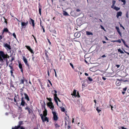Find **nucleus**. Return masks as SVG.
<instances>
[{
	"instance_id": "obj_15",
	"label": "nucleus",
	"mask_w": 129,
	"mask_h": 129,
	"mask_svg": "<svg viewBox=\"0 0 129 129\" xmlns=\"http://www.w3.org/2000/svg\"><path fill=\"white\" fill-rule=\"evenodd\" d=\"M116 3V1L115 0H113L112 1V5L111 6V8H112L114 7V6H115V5Z\"/></svg>"
},
{
	"instance_id": "obj_13",
	"label": "nucleus",
	"mask_w": 129,
	"mask_h": 129,
	"mask_svg": "<svg viewBox=\"0 0 129 129\" xmlns=\"http://www.w3.org/2000/svg\"><path fill=\"white\" fill-rule=\"evenodd\" d=\"M44 108L45 109V110L43 111V116H45L47 115V110L45 108V106L44 107Z\"/></svg>"
},
{
	"instance_id": "obj_39",
	"label": "nucleus",
	"mask_w": 129,
	"mask_h": 129,
	"mask_svg": "<svg viewBox=\"0 0 129 129\" xmlns=\"http://www.w3.org/2000/svg\"><path fill=\"white\" fill-rule=\"evenodd\" d=\"M55 126L56 127H59V126L58 125V124L57 123H56L55 124Z\"/></svg>"
},
{
	"instance_id": "obj_63",
	"label": "nucleus",
	"mask_w": 129,
	"mask_h": 129,
	"mask_svg": "<svg viewBox=\"0 0 129 129\" xmlns=\"http://www.w3.org/2000/svg\"><path fill=\"white\" fill-rule=\"evenodd\" d=\"M12 70L10 71V72L12 74L13 73L12 70Z\"/></svg>"
},
{
	"instance_id": "obj_44",
	"label": "nucleus",
	"mask_w": 129,
	"mask_h": 129,
	"mask_svg": "<svg viewBox=\"0 0 129 129\" xmlns=\"http://www.w3.org/2000/svg\"><path fill=\"white\" fill-rule=\"evenodd\" d=\"M115 28H116V29H117V31L119 30V28L118 27L116 26Z\"/></svg>"
},
{
	"instance_id": "obj_4",
	"label": "nucleus",
	"mask_w": 129,
	"mask_h": 129,
	"mask_svg": "<svg viewBox=\"0 0 129 129\" xmlns=\"http://www.w3.org/2000/svg\"><path fill=\"white\" fill-rule=\"evenodd\" d=\"M41 118L43 121L44 122L45 121H47V122H48L49 121L47 117L46 116H43L42 114L41 115Z\"/></svg>"
},
{
	"instance_id": "obj_7",
	"label": "nucleus",
	"mask_w": 129,
	"mask_h": 129,
	"mask_svg": "<svg viewBox=\"0 0 129 129\" xmlns=\"http://www.w3.org/2000/svg\"><path fill=\"white\" fill-rule=\"evenodd\" d=\"M52 113L53 115L54 120H56L58 119V117L56 113L55 112L53 111H52Z\"/></svg>"
},
{
	"instance_id": "obj_23",
	"label": "nucleus",
	"mask_w": 129,
	"mask_h": 129,
	"mask_svg": "<svg viewBox=\"0 0 129 129\" xmlns=\"http://www.w3.org/2000/svg\"><path fill=\"white\" fill-rule=\"evenodd\" d=\"M63 14L64 15H65V16L68 15V14L67 12L65 11H63Z\"/></svg>"
},
{
	"instance_id": "obj_3",
	"label": "nucleus",
	"mask_w": 129,
	"mask_h": 129,
	"mask_svg": "<svg viewBox=\"0 0 129 129\" xmlns=\"http://www.w3.org/2000/svg\"><path fill=\"white\" fill-rule=\"evenodd\" d=\"M76 90H74L73 93H72L71 95L73 96H74L75 97H79L80 96L79 95V93L78 92H77V94H76Z\"/></svg>"
},
{
	"instance_id": "obj_11",
	"label": "nucleus",
	"mask_w": 129,
	"mask_h": 129,
	"mask_svg": "<svg viewBox=\"0 0 129 129\" xmlns=\"http://www.w3.org/2000/svg\"><path fill=\"white\" fill-rule=\"evenodd\" d=\"M122 12H118L117 13L116 17L118 18L119 16H121L122 15Z\"/></svg>"
},
{
	"instance_id": "obj_1",
	"label": "nucleus",
	"mask_w": 129,
	"mask_h": 129,
	"mask_svg": "<svg viewBox=\"0 0 129 129\" xmlns=\"http://www.w3.org/2000/svg\"><path fill=\"white\" fill-rule=\"evenodd\" d=\"M9 56L7 54H5L4 52L0 51V61L3 62V59L7 58Z\"/></svg>"
},
{
	"instance_id": "obj_16",
	"label": "nucleus",
	"mask_w": 129,
	"mask_h": 129,
	"mask_svg": "<svg viewBox=\"0 0 129 129\" xmlns=\"http://www.w3.org/2000/svg\"><path fill=\"white\" fill-rule=\"evenodd\" d=\"M25 104V102L24 100L23 99V98H22L21 99V105L22 106H24Z\"/></svg>"
},
{
	"instance_id": "obj_9",
	"label": "nucleus",
	"mask_w": 129,
	"mask_h": 129,
	"mask_svg": "<svg viewBox=\"0 0 129 129\" xmlns=\"http://www.w3.org/2000/svg\"><path fill=\"white\" fill-rule=\"evenodd\" d=\"M54 99L55 101L56 102V99L57 98V94L56 93H57V91L55 90H54Z\"/></svg>"
},
{
	"instance_id": "obj_27",
	"label": "nucleus",
	"mask_w": 129,
	"mask_h": 129,
	"mask_svg": "<svg viewBox=\"0 0 129 129\" xmlns=\"http://www.w3.org/2000/svg\"><path fill=\"white\" fill-rule=\"evenodd\" d=\"M8 31V30L7 28H5L3 30V31L2 33V34H3L4 33V31Z\"/></svg>"
},
{
	"instance_id": "obj_34",
	"label": "nucleus",
	"mask_w": 129,
	"mask_h": 129,
	"mask_svg": "<svg viewBox=\"0 0 129 129\" xmlns=\"http://www.w3.org/2000/svg\"><path fill=\"white\" fill-rule=\"evenodd\" d=\"M119 129H127V128L121 126L119 128Z\"/></svg>"
},
{
	"instance_id": "obj_2",
	"label": "nucleus",
	"mask_w": 129,
	"mask_h": 129,
	"mask_svg": "<svg viewBox=\"0 0 129 129\" xmlns=\"http://www.w3.org/2000/svg\"><path fill=\"white\" fill-rule=\"evenodd\" d=\"M47 106L52 110H53L54 109V106L52 102H49L47 103Z\"/></svg>"
},
{
	"instance_id": "obj_38",
	"label": "nucleus",
	"mask_w": 129,
	"mask_h": 129,
	"mask_svg": "<svg viewBox=\"0 0 129 129\" xmlns=\"http://www.w3.org/2000/svg\"><path fill=\"white\" fill-rule=\"evenodd\" d=\"M13 36H14V37L16 38V35L15 33H13Z\"/></svg>"
},
{
	"instance_id": "obj_18",
	"label": "nucleus",
	"mask_w": 129,
	"mask_h": 129,
	"mask_svg": "<svg viewBox=\"0 0 129 129\" xmlns=\"http://www.w3.org/2000/svg\"><path fill=\"white\" fill-rule=\"evenodd\" d=\"M24 94L25 96V98L28 101H29V99L27 94H26L25 93H24Z\"/></svg>"
},
{
	"instance_id": "obj_37",
	"label": "nucleus",
	"mask_w": 129,
	"mask_h": 129,
	"mask_svg": "<svg viewBox=\"0 0 129 129\" xmlns=\"http://www.w3.org/2000/svg\"><path fill=\"white\" fill-rule=\"evenodd\" d=\"M88 79L90 81H92V79L90 77H89L88 78Z\"/></svg>"
},
{
	"instance_id": "obj_22",
	"label": "nucleus",
	"mask_w": 129,
	"mask_h": 129,
	"mask_svg": "<svg viewBox=\"0 0 129 129\" xmlns=\"http://www.w3.org/2000/svg\"><path fill=\"white\" fill-rule=\"evenodd\" d=\"M74 36L75 37H78L80 36V34L79 33H75L74 34Z\"/></svg>"
},
{
	"instance_id": "obj_17",
	"label": "nucleus",
	"mask_w": 129,
	"mask_h": 129,
	"mask_svg": "<svg viewBox=\"0 0 129 129\" xmlns=\"http://www.w3.org/2000/svg\"><path fill=\"white\" fill-rule=\"evenodd\" d=\"M30 19L31 20V22L30 23H32V26L34 27L35 26V24H34V20L33 19L30 18Z\"/></svg>"
},
{
	"instance_id": "obj_29",
	"label": "nucleus",
	"mask_w": 129,
	"mask_h": 129,
	"mask_svg": "<svg viewBox=\"0 0 129 129\" xmlns=\"http://www.w3.org/2000/svg\"><path fill=\"white\" fill-rule=\"evenodd\" d=\"M47 99L48 101H49V102H52V99L51 98H47Z\"/></svg>"
},
{
	"instance_id": "obj_60",
	"label": "nucleus",
	"mask_w": 129,
	"mask_h": 129,
	"mask_svg": "<svg viewBox=\"0 0 129 129\" xmlns=\"http://www.w3.org/2000/svg\"><path fill=\"white\" fill-rule=\"evenodd\" d=\"M105 38L106 40H108V38L106 37H105Z\"/></svg>"
},
{
	"instance_id": "obj_33",
	"label": "nucleus",
	"mask_w": 129,
	"mask_h": 129,
	"mask_svg": "<svg viewBox=\"0 0 129 129\" xmlns=\"http://www.w3.org/2000/svg\"><path fill=\"white\" fill-rule=\"evenodd\" d=\"M25 109L27 110L29 112H30V109L28 107H26V108H25Z\"/></svg>"
},
{
	"instance_id": "obj_54",
	"label": "nucleus",
	"mask_w": 129,
	"mask_h": 129,
	"mask_svg": "<svg viewBox=\"0 0 129 129\" xmlns=\"http://www.w3.org/2000/svg\"><path fill=\"white\" fill-rule=\"evenodd\" d=\"M9 67L10 68V69H11V70H12V67L11 66V65H9Z\"/></svg>"
},
{
	"instance_id": "obj_46",
	"label": "nucleus",
	"mask_w": 129,
	"mask_h": 129,
	"mask_svg": "<svg viewBox=\"0 0 129 129\" xmlns=\"http://www.w3.org/2000/svg\"><path fill=\"white\" fill-rule=\"evenodd\" d=\"M54 72H55V75L56 77H57V75H56V71H55V69L54 70Z\"/></svg>"
},
{
	"instance_id": "obj_19",
	"label": "nucleus",
	"mask_w": 129,
	"mask_h": 129,
	"mask_svg": "<svg viewBox=\"0 0 129 129\" xmlns=\"http://www.w3.org/2000/svg\"><path fill=\"white\" fill-rule=\"evenodd\" d=\"M5 46L9 50L11 49L10 46L7 44H6L5 45Z\"/></svg>"
},
{
	"instance_id": "obj_45",
	"label": "nucleus",
	"mask_w": 129,
	"mask_h": 129,
	"mask_svg": "<svg viewBox=\"0 0 129 129\" xmlns=\"http://www.w3.org/2000/svg\"><path fill=\"white\" fill-rule=\"evenodd\" d=\"M101 27L102 29L104 30L105 31V29L104 28L102 25H101Z\"/></svg>"
},
{
	"instance_id": "obj_64",
	"label": "nucleus",
	"mask_w": 129,
	"mask_h": 129,
	"mask_svg": "<svg viewBox=\"0 0 129 129\" xmlns=\"http://www.w3.org/2000/svg\"><path fill=\"white\" fill-rule=\"evenodd\" d=\"M20 128V129H24L23 127H21Z\"/></svg>"
},
{
	"instance_id": "obj_62",
	"label": "nucleus",
	"mask_w": 129,
	"mask_h": 129,
	"mask_svg": "<svg viewBox=\"0 0 129 129\" xmlns=\"http://www.w3.org/2000/svg\"><path fill=\"white\" fill-rule=\"evenodd\" d=\"M32 36H33V37H34V39H35V40H36V38L35 37H34V36L33 35H32Z\"/></svg>"
},
{
	"instance_id": "obj_12",
	"label": "nucleus",
	"mask_w": 129,
	"mask_h": 129,
	"mask_svg": "<svg viewBox=\"0 0 129 129\" xmlns=\"http://www.w3.org/2000/svg\"><path fill=\"white\" fill-rule=\"evenodd\" d=\"M116 84L117 86H119L121 84V82L120 81V80L117 79L116 83Z\"/></svg>"
},
{
	"instance_id": "obj_31",
	"label": "nucleus",
	"mask_w": 129,
	"mask_h": 129,
	"mask_svg": "<svg viewBox=\"0 0 129 129\" xmlns=\"http://www.w3.org/2000/svg\"><path fill=\"white\" fill-rule=\"evenodd\" d=\"M96 110L97 111L98 113H100L101 111V110L100 109H99L98 108H96Z\"/></svg>"
},
{
	"instance_id": "obj_52",
	"label": "nucleus",
	"mask_w": 129,
	"mask_h": 129,
	"mask_svg": "<svg viewBox=\"0 0 129 129\" xmlns=\"http://www.w3.org/2000/svg\"><path fill=\"white\" fill-rule=\"evenodd\" d=\"M3 37L1 35L0 36V40L2 39Z\"/></svg>"
},
{
	"instance_id": "obj_59",
	"label": "nucleus",
	"mask_w": 129,
	"mask_h": 129,
	"mask_svg": "<svg viewBox=\"0 0 129 129\" xmlns=\"http://www.w3.org/2000/svg\"><path fill=\"white\" fill-rule=\"evenodd\" d=\"M110 106L111 107V110H113V106H112L111 105H110Z\"/></svg>"
},
{
	"instance_id": "obj_48",
	"label": "nucleus",
	"mask_w": 129,
	"mask_h": 129,
	"mask_svg": "<svg viewBox=\"0 0 129 129\" xmlns=\"http://www.w3.org/2000/svg\"><path fill=\"white\" fill-rule=\"evenodd\" d=\"M116 66L117 67V68H119L120 67V65H119L116 64Z\"/></svg>"
},
{
	"instance_id": "obj_35",
	"label": "nucleus",
	"mask_w": 129,
	"mask_h": 129,
	"mask_svg": "<svg viewBox=\"0 0 129 129\" xmlns=\"http://www.w3.org/2000/svg\"><path fill=\"white\" fill-rule=\"evenodd\" d=\"M24 80L23 79H21L20 81V83L21 84H23L24 83Z\"/></svg>"
},
{
	"instance_id": "obj_10",
	"label": "nucleus",
	"mask_w": 129,
	"mask_h": 129,
	"mask_svg": "<svg viewBox=\"0 0 129 129\" xmlns=\"http://www.w3.org/2000/svg\"><path fill=\"white\" fill-rule=\"evenodd\" d=\"M25 47L27 48L31 53H34V52L32 49L29 46H26Z\"/></svg>"
},
{
	"instance_id": "obj_14",
	"label": "nucleus",
	"mask_w": 129,
	"mask_h": 129,
	"mask_svg": "<svg viewBox=\"0 0 129 129\" xmlns=\"http://www.w3.org/2000/svg\"><path fill=\"white\" fill-rule=\"evenodd\" d=\"M112 8L113 9H114L116 10V11H118L120 9V8L117 7L116 6H114V7Z\"/></svg>"
},
{
	"instance_id": "obj_49",
	"label": "nucleus",
	"mask_w": 129,
	"mask_h": 129,
	"mask_svg": "<svg viewBox=\"0 0 129 129\" xmlns=\"http://www.w3.org/2000/svg\"><path fill=\"white\" fill-rule=\"evenodd\" d=\"M48 81L50 83V84H51V85H52V84L51 83V81L49 80H48Z\"/></svg>"
},
{
	"instance_id": "obj_43",
	"label": "nucleus",
	"mask_w": 129,
	"mask_h": 129,
	"mask_svg": "<svg viewBox=\"0 0 129 129\" xmlns=\"http://www.w3.org/2000/svg\"><path fill=\"white\" fill-rule=\"evenodd\" d=\"M120 26L121 27H122L124 29H125V28L121 24H120Z\"/></svg>"
},
{
	"instance_id": "obj_6",
	"label": "nucleus",
	"mask_w": 129,
	"mask_h": 129,
	"mask_svg": "<svg viewBox=\"0 0 129 129\" xmlns=\"http://www.w3.org/2000/svg\"><path fill=\"white\" fill-rule=\"evenodd\" d=\"M28 21H27L26 22H21V27L22 28H25L26 26L28 24Z\"/></svg>"
},
{
	"instance_id": "obj_53",
	"label": "nucleus",
	"mask_w": 129,
	"mask_h": 129,
	"mask_svg": "<svg viewBox=\"0 0 129 129\" xmlns=\"http://www.w3.org/2000/svg\"><path fill=\"white\" fill-rule=\"evenodd\" d=\"M85 75L86 76H88V75L86 73H85Z\"/></svg>"
},
{
	"instance_id": "obj_42",
	"label": "nucleus",
	"mask_w": 129,
	"mask_h": 129,
	"mask_svg": "<svg viewBox=\"0 0 129 129\" xmlns=\"http://www.w3.org/2000/svg\"><path fill=\"white\" fill-rule=\"evenodd\" d=\"M80 10L79 9H77L76 10V12H80Z\"/></svg>"
},
{
	"instance_id": "obj_5",
	"label": "nucleus",
	"mask_w": 129,
	"mask_h": 129,
	"mask_svg": "<svg viewBox=\"0 0 129 129\" xmlns=\"http://www.w3.org/2000/svg\"><path fill=\"white\" fill-rule=\"evenodd\" d=\"M57 99H56V102H55L56 103L57 105L60 107H61V105H60L61 104L60 101L57 97Z\"/></svg>"
},
{
	"instance_id": "obj_21",
	"label": "nucleus",
	"mask_w": 129,
	"mask_h": 129,
	"mask_svg": "<svg viewBox=\"0 0 129 129\" xmlns=\"http://www.w3.org/2000/svg\"><path fill=\"white\" fill-rule=\"evenodd\" d=\"M86 35H93V33L91 32L88 31H86Z\"/></svg>"
},
{
	"instance_id": "obj_50",
	"label": "nucleus",
	"mask_w": 129,
	"mask_h": 129,
	"mask_svg": "<svg viewBox=\"0 0 129 129\" xmlns=\"http://www.w3.org/2000/svg\"><path fill=\"white\" fill-rule=\"evenodd\" d=\"M45 55H46V56L47 57V59L48 58V56L46 52L45 53Z\"/></svg>"
},
{
	"instance_id": "obj_51",
	"label": "nucleus",
	"mask_w": 129,
	"mask_h": 129,
	"mask_svg": "<svg viewBox=\"0 0 129 129\" xmlns=\"http://www.w3.org/2000/svg\"><path fill=\"white\" fill-rule=\"evenodd\" d=\"M102 79L104 80H105L106 79V78L104 77H102Z\"/></svg>"
},
{
	"instance_id": "obj_36",
	"label": "nucleus",
	"mask_w": 129,
	"mask_h": 129,
	"mask_svg": "<svg viewBox=\"0 0 129 129\" xmlns=\"http://www.w3.org/2000/svg\"><path fill=\"white\" fill-rule=\"evenodd\" d=\"M117 31L118 32V33L119 34V35L120 36H121V32H120L119 30H117Z\"/></svg>"
},
{
	"instance_id": "obj_32",
	"label": "nucleus",
	"mask_w": 129,
	"mask_h": 129,
	"mask_svg": "<svg viewBox=\"0 0 129 129\" xmlns=\"http://www.w3.org/2000/svg\"><path fill=\"white\" fill-rule=\"evenodd\" d=\"M123 42V43L125 46L127 47L128 48V46L125 44V42L124 41Z\"/></svg>"
},
{
	"instance_id": "obj_55",
	"label": "nucleus",
	"mask_w": 129,
	"mask_h": 129,
	"mask_svg": "<svg viewBox=\"0 0 129 129\" xmlns=\"http://www.w3.org/2000/svg\"><path fill=\"white\" fill-rule=\"evenodd\" d=\"M48 42L49 44L50 45L51 44V43L49 41V39H48Z\"/></svg>"
},
{
	"instance_id": "obj_40",
	"label": "nucleus",
	"mask_w": 129,
	"mask_h": 129,
	"mask_svg": "<svg viewBox=\"0 0 129 129\" xmlns=\"http://www.w3.org/2000/svg\"><path fill=\"white\" fill-rule=\"evenodd\" d=\"M117 42H118L119 43H120L121 42V41L120 39L118 40H117Z\"/></svg>"
},
{
	"instance_id": "obj_24",
	"label": "nucleus",
	"mask_w": 129,
	"mask_h": 129,
	"mask_svg": "<svg viewBox=\"0 0 129 129\" xmlns=\"http://www.w3.org/2000/svg\"><path fill=\"white\" fill-rule=\"evenodd\" d=\"M20 127V126L19 125L17 126H15L14 127H12V129H18Z\"/></svg>"
},
{
	"instance_id": "obj_61",
	"label": "nucleus",
	"mask_w": 129,
	"mask_h": 129,
	"mask_svg": "<svg viewBox=\"0 0 129 129\" xmlns=\"http://www.w3.org/2000/svg\"><path fill=\"white\" fill-rule=\"evenodd\" d=\"M74 118H73L72 121V123L74 122Z\"/></svg>"
},
{
	"instance_id": "obj_8",
	"label": "nucleus",
	"mask_w": 129,
	"mask_h": 129,
	"mask_svg": "<svg viewBox=\"0 0 129 129\" xmlns=\"http://www.w3.org/2000/svg\"><path fill=\"white\" fill-rule=\"evenodd\" d=\"M23 60L25 64L27 66H28L29 64L27 63V61L26 58L24 56L23 57Z\"/></svg>"
},
{
	"instance_id": "obj_25",
	"label": "nucleus",
	"mask_w": 129,
	"mask_h": 129,
	"mask_svg": "<svg viewBox=\"0 0 129 129\" xmlns=\"http://www.w3.org/2000/svg\"><path fill=\"white\" fill-rule=\"evenodd\" d=\"M118 1L119 2L121 1L123 2V4L124 5H125L126 3V1L125 0H119Z\"/></svg>"
},
{
	"instance_id": "obj_30",
	"label": "nucleus",
	"mask_w": 129,
	"mask_h": 129,
	"mask_svg": "<svg viewBox=\"0 0 129 129\" xmlns=\"http://www.w3.org/2000/svg\"><path fill=\"white\" fill-rule=\"evenodd\" d=\"M61 107L62 106H61V107H60L61 108V110L63 112H64L65 111V109L63 107Z\"/></svg>"
},
{
	"instance_id": "obj_56",
	"label": "nucleus",
	"mask_w": 129,
	"mask_h": 129,
	"mask_svg": "<svg viewBox=\"0 0 129 129\" xmlns=\"http://www.w3.org/2000/svg\"><path fill=\"white\" fill-rule=\"evenodd\" d=\"M106 57V56L105 55H104L102 56V57Z\"/></svg>"
},
{
	"instance_id": "obj_26",
	"label": "nucleus",
	"mask_w": 129,
	"mask_h": 129,
	"mask_svg": "<svg viewBox=\"0 0 129 129\" xmlns=\"http://www.w3.org/2000/svg\"><path fill=\"white\" fill-rule=\"evenodd\" d=\"M118 51L120 52L121 53H124V52L120 49H118Z\"/></svg>"
},
{
	"instance_id": "obj_47",
	"label": "nucleus",
	"mask_w": 129,
	"mask_h": 129,
	"mask_svg": "<svg viewBox=\"0 0 129 129\" xmlns=\"http://www.w3.org/2000/svg\"><path fill=\"white\" fill-rule=\"evenodd\" d=\"M127 88L126 87H125V88H123V90L124 91H125L126 90Z\"/></svg>"
},
{
	"instance_id": "obj_57",
	"label": "nucleus",
	"mask_w": 129,
	"mask_h": 129,
	"mask_svg": "<svg viewBox=\"0 0 129 129\" xmlns=\"http://www.w3.org/2000/svg\"><path fill=\"white\" fill-rule=\"evenodd\" d=\"M42 27L43 29V31L44 32H45V29H44V28L43 26H42Z\"/></svg>"
},
{
	"instance_id": "obj_41",
	"label": "nucleus",
	"mask_w": 129,
	"mask_h": 129,
	"mask_svg": "<svg viewBox=\"0 0 129 129\" xmlns=\"http://www.w3.org/2000/svg\"><path fill=\"white\" fill-rule=\"evenodd\" d=\"M70 66L72 67V68L73 69H74V67L73 64H72L71 63H70Z\"/></svg>"
},
{
	"instance_id": "obj_28",
	"label": "nucleus",
	"mask_w": 129,
	"mask_h": 129,
	"mask_svg": "<svg viewBox=\"0 0 129 129\" xmlns=\"http://www.w3.org/2000/svg\"><path fill=\"white\" fill-rule=\"evenodd\" d=\"M19 67L20 69H21L22 68V65L21 63H19Z\"/></svg>"
},
{
	"instance_id": "obj_20",
	"label": "nucleus",
	"mask_w": 129,
	"mask_h": 129,
	"mask_svg": "<svg viewBox=\"0 0 129 129\" xmlns=\"http://www.w3.org/2000/svg\"><path fill=\"white\" fill-rule=\"evenodd\" d=\"M41 6L40 5H39V11L40 15H41Z\"/></svg>"
},
{
	"instance_id": "obj_58",
	"label": "nucleus",
	"mask_w": 129,
	"mask_h": 129,
	"mask_svg": "<svg viewBox=\"0 0 129 129\" xmlns=\"http://www.w3.org/2000/svg\"><path fill=\"white\" fill-rule=\"evenodd\" d=\"M111 42H117V40L112 41H111Z\"/></svg>"
}]
</instances>
